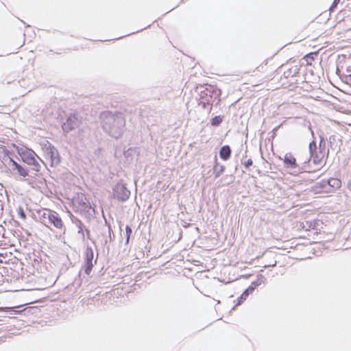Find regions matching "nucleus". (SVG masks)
<instances>
[{"label":"nucleus","instance_id":"412c9836","mask_svg":"<svg viewBox=\"0 0 351 351\" xmlns=\"http://www.w3.org/2000/svg\"><path fill=\"white\" fill-rule=\"evenodd\" d=\"M222 122V119L220 116H216L213 117L211 121V125L213 126H217Z\"/></svg>","mask_w":351,"mask_h":351},{"label":"nucleus","instance_id":"7ed1b4c3","mask_svg":"<svg viewBox=\"0 0 351 351\" xmlns=\"http://www.w3.org/2000/svg\"><path fill=\"white\" fill-rule=\"evenodd\" d=\"M323 74V69L321 66V59L317 58L313 69L308 68V84L312 88H319L320 75Z\"/></svg>","mask_w":351,"mask_h":351},{"label":"nucleus","instance_id":"6ab92c4d","mask_svg":"<svg viewBox=\"0 0 351 351\" xmlns=\"http://www.w3.org/2000/svg\"><path fill=\"white\" fill-rule=\"evenodd\" d=\"M285 163L290 165V166H294L295 164V159L293 156L291 155H286L285 157Z\"/></svg>","mask_w":351,"mask_h":351},{"label":"nucleus","instance_id":"4be33fe9","mask_svg":"<svg viewBox=\"0 0 351 351\" xmlns=\"http://www.w3.org/2000/svg\"><path fill=\"white\" fill-rule=\"evenodd\" d=\"M93 250L91 249L88 250L86 253L85 262H93Z\"/></svg>","mask_w":351,"mask_h":351},{"label":"nucleus","instance_id":"6e6552de","mask_svg":"<svg viewBox=\"0 0 351 351\" xmlns=\"http://www.w3.org/2000/svg\"><path fill=\"white\" fill-rule=\"evenodd\" d=\"M325 184L327 186L328 193H333L341 186V181L337 178H330L327 180H324Z\"/></svg>","mask_w":351,"mask_h":351},{"label":"nucleus","instance_id":"c756f323","mask_svg":"<svg viewBox=\"0 0 351 351\" xmlns=\"http://www.w3.org/2000/svg\"><path fill=\"white\" fill-rule=\"evenodd\" d=\"M346 82L347 84H351V73L346 77Z\"/></svg>","mask_w":351,"mask_h":351},{"label":"nucleus","instance_id":"39448f33","mask_svg":"<svg viewBox=\"0 0 351 351\" xmlns=\"http://www.w3.org/2000/svg\"><path fill=\"white\" fill-rule=\"evenodd\" d=\"M327 187L324 180L317 182H308V193H311L314 195L327 194Z\"/></svg>","mask_w":351,"mask_h":351},{"label":"nucleus","instance_id":"a878e982","mask_svg":"<svg viewBox=\"0 0 351 351\" xmlns=\"http://www.w3.org/2000/svg\"><path fill=\"white\" fill-rule=\"evenodd\" d=\"M261 279H263V277H261V279H258L256 282H254L252 283V285L250 287V289H251V291L254 290L255 287H256L259 284H261Z\"/></svg>","mask_w":351,"mask_h":351},{"label":"nucleus","instance_id":"a211bd4d","mask_svg":"<svg viewBox=\"0 0 351 351\" xmlns=\"http://www.w3.org/2000/svg\"><path fill=\"white\" fill-rule=\"evenodd\" d=\"M319 147H317V152H322L325 154L326 141L322 136H319Z\"/></svg>","mask_w":351,"mask_h":351},{"label":"nucleus","instance_id":"7c9ffc66","mask_svg":"<svg viewBox=\"0 0 351 351\" xmlns=\"http://www.w3.org/2000/svg\"><path fill=\"white\" fill-rule=\"evenodd\" d=\"M348 189L351 191V180L348 182Z\"/></svg>","mask_w":351,"mask_h":351},{"label":"nucleus","instance_id":"c85d7f7f","mask_svg":"<svg viewBox=\"0 0 351 351\" xmlns=\"http://www.w3.org/2000/svg\"><path fill=\"white\" fill-rule=\"evenodd\" d=\"M250 289V288L247 290H245L242 295H241V299L245 300L248 297V290Z\"/></svg>","mask_w":351,"mask_h":351},{"label":"nucleus","instance_id":"423d86ee","mask_svg":"<svg viewBox=\"0 0 351 351\" xmlns=\"http://www.w3.org/2000/svg\"><path fill=\"white\" fill-rule=\"evenodd\" d=\"M308 30L312 31L311 34H308V38L315 40L323 34V24L313 21L308 24Z\"/></svg>","mask_w":351,"mask_h":351},{"label":"nucleus","instance_id":"2f4dec72","mask_svg":"<svg viewBox=\"0 0 351 351\" xmlns=\"http://www.w3.org/2000/svg\"><path fill=\"white\" fill-rule=\"evenodd\" d=\"M308 130H311V132L312 135L313 136V135H314V133H313V132L311 130V128H310V127H309V126H308Z\"/></svg>","mask_w":351,"mask_h":351},{"label":"nucleus","instance_id":"20e7f679","mask_svg":"<svg viewBox=\"0 0 351 351\" xmlns=\"http://www.w3.org/2000/svg\"><path fill=\"white\" fill-rule=\"evenodd\" d=\"M308 152L310 153L313 164L320 165L324 157V153L317 152V143L315 140L308 143Z\"/></svg>","mask_w":351,"mask_h":351},{"label":"nucleus","instance_id":"473e14b6","mask_svg":"<svg viewBox=\"0 0 351 351\" xmlns=\"http://www.w3.org/2000/svg\"><path fill=\"white\" fill-rule=\"evenodd\" d=\"M310 161H311V160L308 158V162L309 163V162H310Z\"/></svg>","mask_w":351,"mask_h":351},{"label":"nucleus","instance_id":"f3484780","mask_svg":"<svg viewBox=\"0 0 351 351\" xmlns=\"http://www.w3.org/2000/svg\"><path fill=\"white\" fill-rule=\"evenodd\" d=\"M23 159L25 162H27L29 165H35L36 162L34 156L32 154H29L28 155L23 154Z\"/></svg>","mask_w":351,"mask_h":351},{"label":"nucleus","instance_id":"dca6fc26","mask_svg":"<svg viewBox=\"0 0 351 351\" xmlns=\"http://www.w3.org/2000/svg\"><path fill=\"white\" fill-rule=\"evenodd\" d=\"M322 224L320 220H314L313 222L308 223V232L311 230H315V234L317 233V226Z\"/></svg>","mask_w":351,"mask_h":351},{"label":"nucleus","instance_id":"4468645a","mask_svg":"<svg viewBox=\"0 0 351 351\" xmlns=\"http://www.w3.org/2000/svg\"><path fill=\"white\" fill-rule=\"evenodd\" d=\"M317 58H321L319 55V51H310L308 52V68L313 69L315 65V61Z\"/></svg>","mask_w":351,"mask_h":351},{"label":"nucleus","instance_id":"9d476101","mask_svg":"<svg viewBox=\"0 0 351 351\" xmlns=\"http://www.w3.org/2000/svg\"><path fill=\"white\" fill-rule=\"evenodd\" d=\"M77 123L78 120L77 116L71 114L68 117L66 121L64 123L62 128L65 132H68L74 129L77 125Z\"/></svg>","mask_w":351,"mask_h":351},{"label":"nucleus","instance_id":"ddd939ff","mask_svg":"<svg viewBox=\"0 0 351 351\" xmlns=\"http://www.w3.org/2000/svg\"><path fill=\"white\" fill-rule=\"evenodd\" d=\"M231 155V149L228 145L223 146L219 150V156L223 160H227Z\"/></svg>","mask_w":351,"mask_h":351},{"label":"nucleus","instance_id":"f8f14e48","mask_svg":"<svg viewBox=\"0 0 351 351\" xmlns=\"http://www.w3.org/2000/svg\"><path fill=\"white\" fill-rule=\"evenodd\" d=\"M314 89L315 90V93H312L311 94L308 93V99H312L322 104V101L321 100V99H322L323 96L325 95L324 91L322 88H320V87ZM309 92L310 90H308V93Z\"/></svg>","mask_w":351,"mask_h":351},{"label":"nucleus","instance_id":"f03ea898","mask_svg":"<svg viewBox=\"0 0 351 351\" xmlns=\"http://www.w3.org/2000/svg\"><path fill=\"white\" fill-rule=\"evenodd\" d=\"M101 119L105 125H112L115 127L119 124L121 127L125 126V118L120 112L112 113L110 111H106L101 114Z\"/></svg>","mask_w":351,"mask_h":351},{"label":"nucleus","instance_id":"5701e85b","mask_svg":"<svg viewBox=\"0 0 351 351\" xmlns=\"http://www.w3.org/2000/svg\"><path fill=\"white\" fill-rule=\"evenodd\" d=\"M16 212H17V214L19 215V217L23 219V220H25L26 219V215L25 213V211L23 210V208L21 207V206H19V208H17L16 209Z\"/></svg>","mask_w":351,"mask_h":351},{"label":"nucleus","instance_id":"1a4fd4ad","mask_svg":"<svg viewBox=\"0 0 351 351\" xmlns=\"http://www.w3.org/2000/svg\"><path fill=\"white\" fill-rule=\"evenodd\" d=\"M48 218L50 222L58 229H62L64 223L59 215L53 210H49Z\"/></svg>","mask_w":351,"mask_h":351},{"label":"nucleus","instance_id":"2eb2a0df","mask_svg":"<svg viewBox=\"0 0 351 351\" xmlns=\"http://www.w3.org/2000/svg\"><path fill=\"white\" fill-rule=\"evenodd\" d=\"M11 162L12 163V165L14 167V168L16 169H17L18 171V173L23 176V177H25L27 176L28 173H27V171L23 168L21 165H19L16 162H15L14 160H13L12 159H11Z\"/></svg>","mask_w":351,"mask_h":351},{"label":"nucleus","instance_id":"0eeeda50","mask_svg":"<svg viewBox=\"0 0 351 351\" xmlns=\"http://www.w3.org/2000/svg\"><path fill=\"white\" fill-rule=\"evenodd\" d=\"M47 159L49 160L51 167L58 165L60 162V157L58 150L53 147H49L46 153Z\"/></svg>","mask_w":351,"mask_h":351},{"label":"nucleus","instance_id":"9b49d317","mask_svg":"<svg viewBox=\"0 0 351 351\" xmlns=\"http://www.w3.org/2000/svg\"><path fill=\"white\" fill-rule=\"evenodd\" d=\"M130 195V192L125 186H120L117 188L115 195L119 200L125 202L129 198Z\"/></svg>","mask_w":351,"mask_h":351},{"label":"nucleus","instance_id":"f257e3e1","mask_svg":"<svg viewBox=\"0 0 351 351\" xmlns=\"http://www.w3.org/2000/svg\"><path fill=\"white\" fill-rule=\"evenodd\" d=\"M199 89L198 104L204 109L211 112L215 101L213 95L216 93V88L212 85H200Z\"/></svg>","mask_w":351,"mask_h":351},{"label":"nucleus","instance_id":"b1692460","mask_svg":"<svg viewBox=\"0 0 351 351\" xmlns=\"http://www.w3.org/2000/svg\"><path fill=\"white\" fill-rule=\"evenodd\" d=\"M317 244L313 243H311L310 245V247H308V251H311V252H313V254L315 256H319L320 255V251L319 252H317L315 250V246Z\"/></svg>","mask_w":351,"mask_h":351},{"label":"nucleus","instance_id":"aec40b11","mask_svg":"<svg viewBox=\"0 0 351 351\" xmlns=\"http://www.w3.org/2000/svg\"><path fill=\"white\" fill-rule=\"evenodd\" d=\"M94 265L93 262H85L84 272L86 275H90Z\"/></svg>","mask_w":351,"mask_h":351},{"label":"nucleus","instance_id":"393cba45","mask_svg":"<svg viewBox=\"0 0 351 351\" xmlns=\"http://www.w3.org/2000/svg\"><path fill=\"white\" fill-rule=\"evenodd\" d=\"M339 2H340V0H334L331 6L330 7L329 10L330 12H332L335 10V8L337 7V5L339 4Z\"/></svg>","mask_w":351,"mask_h":351},{"label":"nucleus","instance_id":"bb28decb","mask_svg":"<svg viewBox=\"0 0 351 351\" xmlns=\"http://www.w3.org/2000/svg\"><path fill=\"white\" fill-rule=\"evenodd\" d=\"M125 232H126V234H127V241H128L129 238L132 232V229L130 228V226H127L125 227Z\"/></svg>","mask_w":351,"mask_h":351},{"label":"nucleus","instance_id":"cd10ccee","mask_svg":"<svg viewBox=\"0 0 351 351\" xmlns=\"http://www.w3.org/2000/svg\"><path fill=\"white\" fill-rule=\"evenodd\" d=\"M253 164V161L252 159H248L244 164V166L246 169H248Z\"/></svg>","mask_w":351,"mask_h":351}]
</instances>
